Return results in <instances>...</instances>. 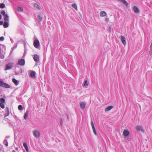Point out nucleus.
<instances>
[{
    "label": "nucleus",
    "mask_w": 152,
    "mask_h": 152,
    "mask_svg": "<svg viewBox=\"0 0 152 152\" xmlns=\"http://www.w3.org/2000/svg\"><path fill=\"white\" fill-rule=\"evenodd\" d=\"M5 114H6V115H7V113H6Z\"/></svg>",
    "instance_id": "nucleus-49"
},
{
    "label": "nucleus",
    "mask_w": 152,
    "mask_h": 152,
    "mask_svg": "<svg viewBox=\"0 0 152 152\" xmlns=\"http://www.w3.org/2000/svg\"><path fill=\"white\" fill-rule=\"evenodd\" d=\"M38 21L39 22H40L42 20V18L39 15L37 16Z\"/></svg>",
    "instance_id": "nucleus-25"
},
{
    "label": "nucleus",
    "mask_w": 152,
    "mask_h": 152,
    "mask_svg": "<svg viewBox=\"0 0 152 152\" xmlns=\"http://www.w3.org/2000/svg\"><path fill=\"white\" fill-rule=\"evenodd\" d=\"M34 6L37 8L39 10L40 9L39 5L37 3H35L34 4Z\"/></svg>",
    "instance_id": "nucleus-32"
},
{
    "label": "nucleus",
    "mask_w": 152,
    "mask_h": 152,
    "mask_svg": "<svg viewBox=\"0 0 152 152\" xmlns=\"http://www.w3.org/2000/svg\"><path fill=\"white\" fill-rule=\"evenodd\" d=\"M17 47V44H16L14 46L11 48L10 53V54L11 55V54L12 53L13 51L16 49Z\"/></svg>",
    "instance_id": "nucleus-20"
},
{
    "label": "nucleus",
    "mask_w": 152,
    "mask_h": 152,
    "mask_svg": "<svg viewBox=\"0 0 152 152\" xmlns=\"http://www.w3.org/2000/svg\"><path fill=\"white\" fill-rule=\"evenodd\" d=\"M107 31L110 33H111V31H112V30H111V27L110 26H109L108 28V29H107Z\"/></svg>",
    "instance_id": "nucleus-36"
},
{
    "label": "nucleus",
    "mask_w": 152,
    "mask_h": 152,
    "mask_svg": "<svg viewBox=\"0 0 152 152\" xmlns=\"http://www.w3.org/2000/svg\"><path fill=\"white\" fill-rule=\"evenodd\" d=\"M25 63V61L24 59H21L18 60V64L21 66H23Z\"/></svg>",
    "instance_id": "nucleus-7"
},
{
    "label": "nucleus",
    "mask_w": 152,
    "mask_h": 152,
    "mask_svg": "<svg viewBox=\"0 0 152 152\" xmlns=\"http://www.w3.org/2000/svg\"><path fill=\"white\" fill-rule=\"evenodd\" d=\"M123 134L125 136L127 137L129 135L130 132L128 130L125 129L124 131Z\"/></svg>",
    "instance_id": "nucleus-11"
},
{
    "label": "nucleus",
    "mask_w": 152,
    "mask_h": 152,
    "mask_svg": "<svg viewBox=\"0 0 152 152\" xmlns=\"http://www.w3.org/2000/svg\"><path fill=\"white\" fill-rule=\"evenodd\" d=\"M0 106L2 109H4L5 107L4 104L1 103H0Z\"/></svg>",
    "instance_id": "nucleus-35"
},
{
    "label": "nucleus",
    "mask_w": 152,
    "mask_h": 152,
    "mask_svg": "<svg viewBox=\"0 0 152 152\" xmlns=\"http://www.w3.org/2000/svg\"><path fill=\"white\" fill-rule=\"evenodd\" d=\"M5 102V99L3 98H1L0 99V103H4Z\"/></svg>",
    "instance_id": "nucleus-29"
},
{
    "label": "nucleus",
    "mask_w": 152,
    "mask_h": 152,
    "mask_svg": "<svg viewBox=\"0 0 152 152\" xmlns=\"http://www.w3.org/2000/svg\"><path fill=\"white\" fill-rule=\"evenodd\" d=\"M136 130L138 131H140L142 133H144L145 131L143 129V127L141 125H138L135 127Z\"/></svg>",
    "instance_id": "nucleus-1"
},
{
    "label": "nucleus",
    "mask_w": 152,
    "mask_h": 152,
    "mask_svg": "<svg viewBox=\"0 0 152 152\" xmlns=\"http://www.w3.org/2000/svg\"><path fill=\"white\" fill-rule=\"evenodd\" d=\"M11 67H6L4 69L5 70L10 69H11Z\"/></svg>",
    "instance_id": "nucleus-38"
},
{
    "label": "nucleus",
    "mask_w": 152,
    "mask_h": 152,
    "mask_svg": "<svg viewBox=\"0 0 152 152\" xmlns=\"http://www.w3.org/2000/svg\"><path fill=\"white\" fill-rule=\"evenodd\" d=\"M24 53L23 55H25V54L26 53L27 51V49L26 48V43H24Z\"/></svg>",
    "instance_id": "nucleus-23"
},
{
    "label": "nucleus",
    "mask_w": 152,
    "mask_h": 152,
    "mask_svg": "<svg viewBox=\"0 0 152 152\" xmlns=\"http://www.w3.org/2000/svg\"><path fill=\"white\" fill-rule=\"evenodd\" d=\"M29 75L31 78H35L36 77V72L30 70L28 71Z\"/></svg>",
    "instance_id": "nucleus-3"
},
{
    "label": "nucleus",
    "mask_w": 152,
    "mask_h": 152,
    "mask_svg": "<svg viewBox=\"0 0 152 152\" xmlns=\"http://www.w3.org/2000/svg\"><path fill=\"white\" fill-rule=\"evenodd\" d=\"M15 149H16V150H17V151H18V148H15Z\"/></svg>",
    "instance_id": "nucleus-45"
},
{
    "label": "nucleus",
    "mask_w": 152,
    "mask_h": 152,
    "mask_svg": "<svg viewBox=\"0 0 152 152\" xmlns=\"http://www.w3.org/2000/svg\"><path fill=\"white\" fill-rule=\"evenodd\" d=\"M17 10L19 12H23V10L21 7L18 6L17 7Z\"/></svg>",
    "instance_id": "nucleus-24"
},
{
    "label": "nucleus",
    "mask_w": 152,
    "mask_h": 152,
    "mask_svg": "<svg viewBox=\"0 0 152 152\" xmlns=\"http://www.w3.org/2000/svg\"><path fill=\"white\" fill-rule=\"evenodd\" d=\"M152 46V43H151V47Z\"/></svg>",
    "instance_id": "nucleus-47"
},
{
    "label": "nucleus",
    "mask_w": 152,
    "mask_h": 152,
    "mask_svg": "<svg viewBox=\"0 0 152 152\" xmlns=\"http://www.w3.org/2000/svg\"><path fill=\"white\" fill-rule=\"evenodd\" d=\"M88 83L87 80H85L83 83V86L84 87H85L86 88H87V86H88Z\"/></svg>",
    "instance_id": "nucleus-17"
},
{
    "label": "nucleus",
    "mask_w": 152,
    "mask_h": 152,
    "mask_svg": "<svg viewBox=\"0 0 152 152\" xmlns=\"http://www.w3.org/2000/svg\"><path fill=\"white\" fill-rule=\"evenodd\" d=\"M23 146L24 147V148L27 152H31L30 151H29L27 145V144L26 143H25V142L23 143Z\"/></svg>",
    "instance_id": "nucleus-14"
},
{
    "label": "nucleus",
    "mask_w": 152,
    "mask_h": 152,
    "mask_svg": "<svg viewBox=\"0 0 152 152\" xmlns=\"http://www.w3.org/2000/svg\"><path fill=\"white\" fill-rule=\"evenodd\" d=\"M72 6L73 8L77 10V6L76 4L74 3L72 4Z\"/></svg>",
    "instance_id": "nucleus-28"
},
{
    "label": "nucleus",
    "mask_w": 152,
    "mask_h": 152,
    "mask_svg": "<svg viewBox=\"0 0 152 152\" xmlns=\"http://www.w3.org/2000/svg\"><path fill=\"white\" fill-rule=\"evenodd\" d=\"M18 109L20 110H23V107L21 105H20L18 107Z\"/></svg>",
    "instance_id": "nucleus-31"
},
{
    "label": "nucleus",
    "mask_w": 152,
    "mask_h": 152,
    "mask_svg": "<svg viewBox=\"0 0 152 152\" xmlns=\"http://www.w3.org/2000/svg\"><path fill=\"white\" fill-rule=\"evenodd\" d=\"M13 63H9L6 65L5 66H13Z\"/></svg>",
    "instance_id": "nucleus-33"
},
{
    "label": "nucleus",
    "mask_w": 152,
    "mask_h": 152,
    "mask_svg": "<svg viewBox=\"0 0 152 152\" xmlns=\"http://www.w3.org/2000/svg\"><path fill=\"white\" fill-rule=\"evenodd\" d=\"M4 58V56L3 54H0V58Z\"/></svg>",
    "instance_id": "nucleus-39"
},
{
    "label": "nucleus",
    "mask_w": 152,
    "mask_h": 152,
    "mask_svg": "<svg viewBox=\"0 0 152 152\" xmlns=\"http://www.w3.org/2000/svg\"><path fill=\"white\" fill-rule=\"evenodd\" d=\"M2 87L5 88H9L10 86L8 84L4 83L2 81L0 80V87Z\"/></svg>",
    "instance_id": "nucleus-2"
},
{
    "label": "nucleus",
    "mask_w": 152,
    "mask_h": 152,
    "mask_svg": "<svg viewBox=\"0 0 152 152\" xmlns=\"http://www.w3.org/2000/svg\"><path fill=\"white\" fill-rule=\"evenodd\" d=\"M10 41H11V42L12 43H14V41H13V40L12 38H11L10 37Z\"/></svg>",
    "instance_id": "nucleus-41"
},
{
    "label": "nucleus",
    "mask_w": 152,
    "mask_h": 152,
    "mask_svg": "<svg viewBox=\"0 0 152 152\" xmlns=\"http://www.w3.org/2000/svg\"><path fill=\"white\" fill-rule=\"evenodd\" d=\"M33 134L34 136L36 138H39L40 136L39 132L37 130L33 131Z\"/></svg>",
    "instance_id": "nucleus-5"
},
{
    "label": "nucleus",
    "mask_w": 152,
    "mask_h": 152,
    "mask_svg": "<svg viewBox=\"0 0 152 152\" xmlns=\"http://www.w3.org/2000/svg\"><path fill=\"white\" fill-rule=\"evenodd\" d=\"M105 20L106 22H108L109 21V18H106L105 19Z\"/></svg>",
    "instance_id": "nucleus-40"
},
{
    "label": "nucleus",
    "mask_w": 152,
    "mask_h": 152,
    "mask_svg": "<svg viewBox=\"0 0 152 152\" xmlns=\"http://www.w3.org/2000/svg\"><path fill=\"white\" fill-rule=\"evenodd\" d=\"M8 22L7 21H5L4 22V23H3V25L4 26V28H6L8 27L9 26V24H8Z\"/></svg>",
    "instance_id": "nucleus-21"
},
{
    "label": "nucleus",
    "mask_w": 152,
    "mask_h": 152,
    "mask_svg": "<svg viewBox=\"0 0 152 152\" xmlns=\"http://www.w3.org/2000/svg\"><path fill=\"white\" fill-rule=\"evenodd\" d=\"M118 1L121 2L123 4H125L126 6H128V2L125 0H117Z\"/></svg>",
    "instance_id": "nucleus-13"
},
{
    "label": "nucleus",
    "mask_w": 152,
    "mask_h": 152,
    "mask_svg": "<svg viewBox=\"0 0 152 152\" xmlns=\"http://www.w3.org/2000/svg\"><path fill=\"white\" fill-rule=\"evenodd\" d=\"M4 40V37L2 36L0 37V41H3Z\"/></svg>",
    "instance_id": "nucleus-37"
},
{
    "label": "nucleus",
    "mask_w": 152,
    "mask_h": 152,
    "mask_svg": "<svg viewBox=\"0 0 152 152\" xmlns=\"http://www.w3.org/2000/svg\"><path fill=\"white\" fill-rule=\"evenodd\" d=\"M33 59L36 62L38 63L39 61V56L37 54H34V56Z\"/></svg>",
    "instance_id": "nucleus-6"
},
{
    "label": "nucleus",
    "mask_w": 152,
    "mask_h": 152,
    "mask_svg": "<svg viewBox=\"0 0 152 152\" xmlns=\"http://www.w3.org/2000/svg\"><path fill=\"white\" fill-rule=\"evenodd\" d=\"M1 13L3 15V16L7 14L5 12L4 10H1Z\"/></svg>",
    "instance_id": "nucleus-34"
},
{
    "label": "nucleus",
    "mask_w": 152,
    "mask_h": 152,
    "mask_svg": "<svg viewBox=\"0 0 152 152\" xmlns=\"http://www.w3.org/2000/svg\"><path fill=\"white\" fill-rule=\"evenodd\" d=\"M121 40L122 43L124 45H125L126 44V39L125 37L123 36H121Z\"/></svg>",
    "instance_id": "nucleus-8"
},
{
    "label": "nucleus",
    "mask_w": 152,
    "mask_h": 152,
    "mask_svg": "<svg viewBox=\"0 0 152 152\" xmlns=\"http://www.w3.org/2000/svg\"><path fill=\"white\" fill-rule=\"evenodd\" d=\"M133 10L134 12L137 13L140 12V10L136 6H134L133 7Z\"/></svg>",
    "instance_id": "nucleus-10"
},
{
    "label": "nucleus",
    "mask_w": 152,
    "mask_h": 152,
    "mask_svg": "<svg viewBox=\"0 0 152 152\" xmlns=\"http://www.w3.org/2000/svg\"><path fill=\"white\" fill-rule=\"evenodd\" d=\"M91 126H92V128L93 132L94 133V134L95 135H97L96 132V129H95V127L94 126V124L93 122V121H91Z\"/></svg>",
    "instance_id": "nucleus-9"
},
{
    "label": "nucleus",
    "mask_w": 152,
    "mask_h": 152,
    "mask_svg": "<svg viewBox=\"0 0 152 152\" xmlns=\"http://www.w3.org/2000/svg\"><path fill=\"white\" fill-rule=\"evenodd\" d=\"M6 109H7L6 113H7V115H6V114H5V117L7 116L9 114V111L8 107H6Z\"/></svg>",
    "instance_id": "nucleus-26"
},
{
    "label": "nucleus",
    "mask_w": 152,
    "mask_h": 152,
    "mask_svg": "<svg viewBox=\"0 0 152 152\" xmlns=\"http://www.w3.org/2000/svg\"><path fill=\"white\" fill-rule=\"evenodd\" d=\"M3 143L6 146H8V142L7 140H5L3 141Z\"/></svg>",
    "instance_id": "nucleus-27"
},
{
    "label": "nucleus",
    "mask_w": 152,
    "mask_h": 152,
    "mask_svg": "<svg viewBox=\"0 0 152 152\" xmlns=\"http://www.w3.org/2000/svg\"><path fill=\"white\" fill-rule=\"evenodd\" d=\"M107 15L106 12L104 11H102L100 13V15L101 17H104Z\"/></svg>",
    "instance_id": "nucleus-16"
},
{
    "label": "nucleus",
    "mask_w": 152,
    "mask_h": 152,
    "mask_svg": "<svg viewBox=\"0 0 152 152\" xmlns=\"http://www.w3.org/2000/svg\"><path fill=\"white\" fill-rule=\"evenodd\" d=\"M4 16V20L6 21L9 22V17L7 14H6Z\"/></svg>",
    "instance_id": "nucleus-15"
},
{
    "label": "nucleus",
    "mask_w": 152,
    "mask_h": 152,
    "mask_svg": "<svg viewBox=\"0 0 152 152\" xmlns=\"http://www.w3.org/2000/svg\"><path fill=\"white\" fill-rule=\"evenodd\" d=\"M39 45V40L37 39H36L34 40V47L37 48Z\"/></svg>",
    "instance_id": "nucleus-4"
},
{
    "label": "nucleus",
    "mask_w": 152,
    "mask_h": 152,
    "mask_svg": "<svg viewBox=\"0 0 152 152\" xmlns=\"http://www.w3.org/2000/svg\"><path fill=\"white\" fill-rule=\"evenodd\" d=\"M113 106H109L107 108H106V109H105V111L106 112H107L110 110L111 109H112L113 108Z\"/></svg>",
    "instance_id": "nucleus-19"
},
{
    "label": "nucleus",
    "mask_w": 152,
    "mask_h": 152,
    "mask_svg": "<svg viewBox=\"0 0 152 152\" xmlns=\"http://www.w3.org/2000/svg\"><path fill=\"white\" fill-rule=\"evenodd\" d=\"M67 115V117H68V115Z\"/></svg>",
    "instance_id": "nucleus-48"
},
{
    "label": "nucleus",
    "mask_w": 152,
    "mask_h": 152,
    "mask_svg": "<svg viewBox=\"0 0 152 152\" xmlns=\"http://www.w3.org/2000/svg\"><path fill=\"white\" fill-rule=\"evenodd\" d=\"M3 23L2 21H0V25H1L3 24Z\"/></svg>",
    "instance_id": "nucleus-43"
},
{
    "label": "nucleus",
    "mask_w": 152,
    "mask_h": 152,
    "mask_svg": "<svg viewBox=\"0 0 152 152\" xmlns=\"http://www.w3.org/2000/svg\"><path fill=\"white\" fill-rule=\"evenodd\" d=\"M12 152H15V151L14 150H13Z\"/></svg>",
    "instance_id": "nucleus-46"
},
{
    "label": "nucleus",
    "mask_w": 152,
    "mask_h": 152,
    "mask_svg": "<svg viewBox=\"0 0 152 152\" xmlns=\"http://www.w3.org/2000/svg\"><path fill=\"white\" fill-rule=\"evenodd\" d=\"M12 81L16 86L18 85L19 84V81L15 78L12 79Z\"/></svg>",
    "instance_id": "nucleus-18"
},
{
    "label": "nucleus",
    "mask_w": 152,
    "mask_h": 152,
    "mask_svg": "<svg viewBox=\"0 0 152 152\" xmlns=\"http://www.w3.org/2000/svg\"><path fill=\"white\" fill-rule=\"evenodd\" d=\"M10 136H6L5 137V138L6 139H9L10 138Z\"/></svg>",
    "instance_id": "nucleus-42"
},
{
    "label": "nucleus",
    "mask_w": 152,
    "mask_h": 152,
    "mask_svg": "<svg viewBox=\"0 0 152 152\" xmlns=\"http://www.w3.org/2000/svg\"><path fill=\"white\" fill-rule=\"evenodd\" d=\"M1 14H0V20L1 19Z\"/></svg>",
    "instance_id": "nucleus-44"
},
{
    "label": "nucleus",
    "mask_w": 152,
    "mask_h": 152,
    "mask_svg": "<svg viewBox=\"0 0 152 152\" xmlns=\"http://www.w3.org/2000/svg\"><path fill=\"white\" fill-rule=\"evenodd\" d=\"M80 107L83 110L85 109L86 105V104L85 102H81L80 103Z\"/></svg>",
    "instance_id": "nucleus-12"
},
{
    "label": "nucleus",
    "mask_w": 152,
    "mask_h": 152,
    "mask_svg": "<svg viewBox=\"0 0 152 152\" xmlns=\"http://www.w3.org/2000/svg\"><path fill=\"white\" fill-rule=\"evenodd\" d=\"M28 112H29L27 110L24 114V118L25 120L27 119V117H28Z\"/></svg>",
    "instance_id": "nucleus-22"
},
{
    "label": "nucleus",
    "mask_w": 152,
    "mask_h": 152,
    "mask_svg": "<svg viewBox=\"0 0 152 152\" xmlns=\"http://www.w3.org/2000/svg\"><path fill=\"white\" fill-rule=\"evenodd\" d=\"M5 7V5L3 3H0V8H3Z\"/></svg>",
    "instance_id": "nucleus-30"
}]
</instances>
